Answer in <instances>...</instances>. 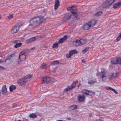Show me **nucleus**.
I'll return each instance as SVG.
<instances>
[{
	"label": "nucleus",
	"instance_id": "nucleus-29",
	"mask_svg": "<svg viewBox=\"0 0 121 121\" xmlns=\"http://www.w3.org/2000/svg\"><path fill=\"white\" fill-rule=\"evenodd\" d=\"M29 116L30 117L33 119L36 118L37 117L35 113L30 114Z\"/></svg>",
	"mask_w": 121,
	"mask_h": 121
},
{
	"label": "nucleus",
	"instance_id": "nucleus-48",
	"mask_svg": "<svg viewBox=\"0 0 121 121\" xmlns=\"http://www.w3.org/2000/svg\"><path fill=\"white\" fill-rule=\"evenodd\" d=\"M34 48H31V49L30 50H33Z\"/></svg>",
	"mask_w": 121,
	"mask_h": 121
},
{
	"label": "nucleus",
	"instance_id": "nucleus-10",
	"mask_svg": "<svg viewBox=\"0 0 121 121\" xmlns=\"http://www.w3.org/2000/svg\"><path fill=\"white\" fill-rule=\"evenodd\" d=\"M36 39V38L35 37H32L27 39L26 41V43H30L35 41Z\"/></svg>",
	"mask_w": 121,
	"mask_h": 121
},
{
	"label": "nucleus",
	"instance_id": "nucleus-46",
	"mask_svg": "<svg viewBox=\"0 0 121 121\" xmlns=\"http://www.w3.org/2000/svg\"><path fill=\"white\" fill-rule=\"evenodd\" d=\"M40 121H45V120L43 119H41Z\"/></svg>",
	"mask_w": 121,
	"mask_h": 121
},
{
	"label": "nucleus",
	"instance_id": "nucleus-19",
	"mask_svg": "<svg viewBox=\"0 0 121 121\" xmlns=\"http://www.w3.org/2000/svg\"><path fill=\"white\" fill-rule=\"evenodd\" d=\"M105 88L106 90H109L112 91L114 92L116 94H117L118 93V92L116 91L115 89L112 88L111 87L107 86L105 87Z\"/></svg>",
	"mask_w": 121,
	"mask_h": 121
},
{
	"label": "nucleus",
	"instance_id": "nucleus-22",
	"mask_svg": "<svg viewBox=\"0 0 121 121\" xmlns=\"http://www.w3.org/2000/svg\"><path fill=\"white\" fill-rule=\"evenodd\" d=\"M40 67L42 69H46L47 67V65L46 64L43 63L41 64Z\"/></svg>",
	"mask_w": 121,
	"mask_h": 121
},
{
	"label": "nucleus",
	"instance_id": "nucleus-26",
	"mask_svg": "<svg viewBox=\"0 0 121 121\" xmlns=\"http://www.w3.org/2000/svg\"><path fill=\"white\" fill-rule=\"evenodd\" d=\"M90 91L89 90H86V89H84L83 91V95H89Z\"/></svg>",
	"mask_w": 121,
	"mask_h": 121
},
{
	"label": "nucleus",
	"instance_id": "nucleus-55",
	"mask_svg": "<svg viewBox=\"0 0 121 121\" xmlns=\"http://www.w3.org/2000/svg\"><path fill=\"white\" fill-rule=\"evenodd\" d=\"M79 85H78V86H78V87H79Z\"/></svg>",
	"mask_w": 121,
	"mask_h": 121
},
{
	"label": "nucleus",
	"instance_id": "nucleus-47",
	"mask_svg": "<svg viewBox=\"0 0 121 121\" xmlns=\"http://www.w3.org/2000/svg\"><path fill=\"white\" fill-rule=\"evenodd\" d=\"M57 121H64L63 120H58Z\"/></svg>",
	"mask_w": 121,
	"mask_h": 121
},
{
	"label": "nucleus",
	"instance_id": "nucleus-54",
	"mask_svg": "<svg viewBox=\"0 0 121 121\" xmlns=\"http://www.w3.org/2000/svg\"><path fill=\"white\" fill-rule=\"evenodd\" d=\"M78 20H79V18H78Z\"/></svg>",
	"mask_w": 121,
	"mask_h": 121
},
{
	"label": "nucleus",
	"instance_id": "nucleus-27",
	"mask_svg": "<svg viewBox=\"0 0 121 121\" xmlns=\"http://www.w3.org/2000/svg\"><path fill=\"white\" fill-rule=\"evenodd\" d=\"M16 89V87L14 85H12L10 86L9 87V90L10 92H12L14 90Z\"/></svg>",
	"mask_w": 121,
	"mask_h": 121
},
{
	"label": "nucleus",
	"instance_id": "nucleus-41",
	"mask_svg": "<svg viewBox=\"0 0 121 121\" xmlns=\"http://www.w3.org/2000/svg\"><path fill=\"white\" fill-rule=\"evenodd\" d=\"M9 56L10 57V58H11V59L13 57H14L15 55L14 54H13L11 55H9Z\"/></svg>",
	"mask_w": 121,
	"mask_h": 121
},
{
	"label": "nucleus",
	"instance_id": "nucleus-16",
	"mask_svg": "<svg viewBox=\"0 0 121 121\" xmlns=\"http://www.w3.org/2000/svg\"><path fill=\"white\" fill-rule=\"evenodd\" d=\"M96 23V21L94 20H92L90 22H88V23L90 25L91 27H93Z\"/></svg>",
	"mask_w": 121,
	"mask_h": 121
},
{
	"label": "nucleus",
	"instance_id": "nucleus-57",
	"mask_svg": "<svg viewBox=\"0 0 121 121\" xmlns=\"http://www.w3.org/2000/svg\"><path fill=\"white\" fill-rule=\"evenodd\" d=\"M1 18V17H0V19Z\"/></svg>",
	"mask_w": 121,
	"mask_h": 121
},
{
	"label": "nucleus",
	"instance_id": "nucleus-23",
	"mask_svg": "<svg viewBox=\"0 0 121 121\" xmlns=\"http://www.w3.org/2000/svg\"><path fill=\"white\" fill-rule=\"evenodd\" d=\"M2 91L3 92L2 94L4 95V93H5L7 92V88L6 87V85H4L2 87Z\"/></svg>",
	"mask_w": 121,
	"mask_h": 121
},
{
	"label": "nucleus",
	"instance_id": "nucleus-21",
	"mask_svg": "<svg viewBox=\"0 0 121 121\" xmlns=\"http://www.w3.org/2000/svg\"><path fill=\"white\" fill-rule=\"evenodd\" d=\"M78 53V52L76 49L72 50L70 51L69 52V53L72 56L73 54H76Z\"/></svg>",
	"mask_w": 121,
	"mask_h": 121
},
{
	"label": "nucleus",
	"instance_id": "nucleus-20",
	"mask_svg": "<svg viewBox=\"0 0 121 121\" xmlns=\"http://www.w3.org/2000/svg\"><path fill=\"white\" fill-rule=\"evenodd\" d=\"M69 108H70V110H71L78 109L77 106L74 104L71 106H70L69 107Z\"/></svg>",
	"mask_w": 121,
	"mask_h": 121
},
{
	"label": "nucleus",
	"instance_id": "nucleus-25",
	"mask_svg": "<svg viewBox=\"0 0 121 121\" xmlns=\"http://www.w3.org/2000/svg\"><path fill=\"white\" fill-rule=\"evenodd\" d=\"M79 41L81 45H83L85 44L86 42V40L85 39H81L79 40Z\"/></svg>",
	"mask_w": 121,
	"mask_h": 121
},
{
	"label": "nucleus",
	"instance_id": "nucleus-1",
	"mask_svg": "<svg viewBox=\"0 0 121 121\" xmlns=\"http://www.w3.org/2000/svg\"><path fill=\"white\" fill-rule=\"evenodd\" d=\"M43 17L42 16L33 18L30 20V25L34 27L37 26L43 22Z\"/></svg>",
	"mask_w": 121,
	"mask_h": 121
},
{
	"label": "nucleus",
	"instance_id": "nucleus-56",
	"mask_svg": "<svg viewBox=\"0 0 121 121\" xmlns=\"http://www.w3.org/2000/svg\"><path fill=\"white\" fill-rule=\"evenodd\" d=\"M101 118H100V119H99V120H101Z\"/></svg>",
	"mask_w": 121,
	"mask_h": 121
},
{
	"label": "nucleus",
	"instance_id": "nucleus-43",
	"mask_svg": "<svg viewBox=\"0 0 121 121\" xmlns=\"http://www.w3.org/2000/svg\"><path fill=\"white\" fill-rule=\"evenodd\" d=\"M82 61L83 63H84L86 62V61L84 60L83 59L82 60Z\"/></svg>",
	"mask_w": 121,
	"mask_h": 121
},
{
	"label": "nucleus",
	"instance_id": "nucleus-40",
	"mask_svg": "<svg viewBox=\"0 0 121 121\" xmlns=\"http://www.w3.org/2000/svg\"><path fill=\"white\" fill-rule=\"evenodd\" d=\"M11 59V58H10V56H8L6 59L5 60V62H6V61L7 60H10Z\"/></svg>",
	"mask_w": 121,
	"mask_h": 121
},
{
	"label": "nucleus",
	"instance_id": "nucleus-7",
	"mask_svg": "<svg viewBox=\"0 0 121 121\" xmlns=\"http://www.w3.org/2000/svg\"><path fill=\"white\" fill-rule=\"evenodd\" d=\"M19 59L21 60H23L26 58V51L24 50L21 52L19 54Z\"/></svg>",
	"mask_w": 121,
	"mask_h": 121
},
{
	"label": "nucleus",
	"instance_id": "nucleus-32",
	"mask_svg": "<svg viewBox=\"0 0 121 121\" xmlns=\"http://www.w3.org/2000/svg\"><path fill=\"white\" fill-rule=\"evenodd\" d=\"M58 47V44L57 43H56L53 44L52 47L53 48H57Z\"/></svg>",
	"mask_w": 121,
	"mask_h": 121
},
{
	"label": "nucleus",
	"instance_id": "nucleus-8",
	"mask_svg": "<svg viewBox=\"0 0 121 121\" xmlns=\"http://www.w3.org/2000/svg\"><path fill=\"white\" fill-rule=\"evenodd\" d=\"M20 27V26H15L11 30V32L13 34H14L16 33Z\"/></svg>",
	"mask_w": 121,
	"mask_h": 121
},
{
	"label": "nucleus",
	"instance_id": "nucleus-6",
	"mask_svg": "<svg viewBox=\"0 0 121 121\" xmlns=\"http://www.w3.org/2000/svg\"><path fill=\"white\" fill-rule=\"evenodd\" d=\"M54 79L52 78L49 77H45L43 78V83H46L48 84L51 83L54 81Z\"/></svg>",
	"mask_w": 121,
	"mask_h": 121
},
{
	"label": "nucleus",
	"instance_id": "nucleus-15",
	"mask_svg": "<svg viewBox=\"0 0 121 121\" xmlns=\"http://www.w3.org/2000/svg\"><path fill=\"white\" fill-rule=\"evenodd\" d=\"M71 12L75 18H77L78 17V13L75 10H72L71 11Z\"/></svg>",
	"mask_w": 121,
	"mask_h": 121
},
{
	"label": "nucleus",
	"instance_id": "nucleus-42",
	"mask_svg": "<svg viewBox=\"0 0 121 121\" xmlns=\"http://www.w3.org/2000/svg\"><path fill=\"white\" fill-rule=\"evenodd\" d=\"M22 121H28V120L27 119L25 118H23Z\"/></svg>",
	"mask_w": 121,
	"mask_h": 121
},
{
	"label": "nucleus",
	"instance_id": "nucleus-49",
	"mask_svg": "<svg viewBox=\"0 0 121 121\" xmlns=\"http://www.w3.org/2000/svg\"><path fill=\"white\" fill-rule=\"evenodd\" d=\"M2 62L3 61H2V60L1 59H0V63Z\"/></svg>",
	"mask_w": 121,
	"mask_h": 121
},
{
	"label": "nucleus",
	"instance_id": "nucleus-51",
	"mask_svg": "<svg viewBox=\"0 0 121 121\" xmlns=\"http://www.w3.org/2000/svg\"><path fill=\"white\" fill-rule=\"evenodd\" d=\"M17 42V40H15L14 41V43H15V42Z\"/></svg>",
	"mask_w": 121,
	"mask_h": 121
},
{
	"label": "nucleus",
	"instance_id": "nucleus-4",
	"mask_svg": "<svg viewBox=\"0 0 121 121\" xmlns=\"http://www.w3.org/2000/svg\"><path fill=\"white\" fill-rule=\"evenodd\" d=\"M111 62L115 65L118 64L121 65V58H112L111 60Z\"/></svg>",
	"mask_w": 121,
	"mask_h": 121
},
{
	"label": "nucleus",
	"instance_id": "nucleus-13",
	"mask_svg": "<svg viewBox=\"0 0 121 121\" xmlns=\"http://www.w3.org/2000/svg\"><path fill=\"white\" fill-rule=\"evenodd\" d=\"M121 6V2H120L114 4L113 7L114 9H116L119 8Z\"/></svg>",
	"mask_w": 121,
	"mask_h": 121
},
{
	"label": "nucleus",
	"instance_id": "nucleus-33",
	"mask_svg": "<svg viewBox=\"0 0 121 121\" xmlns=\"http://www.w3.org/2000/svg\"><path fill=\"white\" fill-rule=\"evenodd\" d=\"M89 48V47H86L84 50H82V52H83L84 53H85L86 52L88 51Z\"/></svg>",
	"mask_w": 121,
	"mask_h": 121
},
{
	"label": "nucleus",
	"instance_id": "nucleus-28",
	"mask_svg": "<svg viewBox=\"0 0 121 121\" xmlns=\"http://www.w3.org/2000/svg\"><path fill=\"white\" fill-rule=\"evenodd\" d=\"M59 62L58 60H56L51 63H50V65H56L59 64Z\"/></svg>",
	"mask_w": 121,
	"mask_h": 121
},
{
	"label": "nucleus",
	"instance_id": "nucleus-45",
	"mask_svg": "<svg viewBox=\"0 0 121 121\" xmlns=\"http://www.w3.org/2000/svg\"><path fill=\"white\" fill-rule=\"evenodd\" d=\"M66 120H71V118H67L66 119Z\"/></svg>",
	"mask_w": 121,
	"mask_h": 121
},
{
	"label": "nucleus",
	"instance_id": "nucleus-18",
	"mask_svg": "<svg viewBox=\"0 0 121 121\" xmlns=\"http://www.w3.org/2000/svg\"><path fill=\"white\" fill-rule=\"evenodd\" d=\"M101 78H102L103 81L105 80L106 79V77L105 76V73L104 72L101 71Z\"/></svg>",
	"mask_w": 121,
	"mask_h": 121
},
{
	"label": "nucleus",
	"instance_id": "nucleus-5",
	"mask_svg": "<svg viewBox=\"0 0 121 121\" xmlns=\"http://www.w3.org/2000/svg\"><path fill=\"white\" fill-rule=\"evenodd\" d=\"M78 82V81H76L75 82H73L71 84V86H68L65 89V91L68 92L70 91L71 90L74 88L75 86L76 83Z\"/></svg>",
	"mask_w": 121,
	"mask_h": 121
},
{
	"label": "nucleus",
	"instance_id": "nucleus-31",
	"mask_svg": "<svg viewBox=\"0 0 121 121\" xmlns=\"http://www.w3.org/2000/svg\"><path fill=\"white\" fill-rule=\"evenodd\" d=\"M22 44V43H17L15 45L14 47L15 48H17L21 46Z\"/></svg>",
	"mask_w": 121,
	"mask_h": 121
},
{
	"label": "nucleus",
	"instance_id": "nucleus-50",
	"mask_svg": "<svg viewBox=\"0 0 121 121\" xmlns=\"http://www.w3.org/2000/svg\"><path fill=\"white\" fill-rule=\"evenodd\" d=\"M0 68H2V69H3L4 68L3 67H2V66H0Z\"/></svg>",
	"mask_w": 121,
	"mask_h": 121
},
{
	"label": "nucleus",
	"instance_id": "nucleus-24",
	"mask_svg": "<svg viewBox=\"0 0 121 121\" xmlns=\"http://www.w3.org/2000/svg\"><path fill=\"white\" fill-rule=\"evenodd\" d=\"M73 43L75 44V46H78L81 45L79 40H77L74 41H73Z\"/></svg>",
	"mask_w": 121,
	"mask_h": 121
},
{
	"label": "nucleus",
	"instance_id": "nucleus-3",
	"mask_svg": "<svg viewBox=\"0 0 121 121\" xmlns=\"http://www.w3.org/2000/svg\"><path fill=\"white\" fill-rule=\"evenodd\" d=\"M115 0H107L102 5V7L104 8H105L109 7L112 4Z\"/></svg>",
	"mask_w": 121,
	"mask_h": 121
},
{
	"label": "nucleus",
	"instance_id": "nucleus-12",
	"mask_svg": "<svg viewBox=\"0 0 121 121\" xmlns=\"http://www.w3.org/2000/svg\"><path fill=\"white\" fill-rule=\"evenodd\" d=\"M72 16V14L70 13H69L66 14L64 17L66 21H68L71 18Z\"/></svg>",
	"mask_w": 121,
	"mask_h": 121
},
{
	"label": "nucleus",
	"instance_id": "nucleus-9",
	"mask_svg": "<svg viewBox=\"0 0 121 121\" xmlns=\"http://www.w3.org/2000/svg\"><path fill=\"white\" fill-rule=\"evenodd\" d=\"M78 98L79 101L83 102L85 99V97L84 95H80L78 96Z\"/></svg>",
	"mask_w": 121,
	"mask_h": 121
},
{
	"label": "nucleus",
	"instance_id": "nucleus-53",
	"mask_svg": "<svg viewBox=\"0 0 121 121\" xmlns=\"http://www.w3.org/2000/svg\"><path fill=\"white\" fill-rule=\"evenodd\" d=\"M17 121H21L20 120H19Z\"/></svg>",
	"mask_w": 121,
	"mask_h": 121
},
{
	"label": "nucleus",
	"instance_id": "nucleus-35",
	"mask_svg": "<svg viewBox=\"0 0 121 121\" xmlns=\"http://www.w3.org/2000/svg\"><path fill=\"white\" fill-rule=\"evenodd\" d=\"M113 73H112L109 76V79H111L115 78V77L113 76Z\"/></svg>",
	"mask_w": 121,
	"mask_h": 121
},
{
	"label": "nucleus",
	"instance_id": "nucleus-38",
	"mask_svg": "<svg viewBox=\"0 0 121 121\" xmlns=\"http://www.w3.org/2000/svg\"><path fill=\"white\" fill-rule=\"evenodd\" d=\"M71 56L70 53H69V54H66V57L67 58H70Z\"/></svg>",
	"mask_w": 121,
	"mask_h": 121
},
{
	"label": "nucleus",
	"instance_id": "nucleus-44",
	"mask_svg": "<svg viewBox=\"0 0 121 121\" xmlns=\"http://www.w3.org/2000/svg\"><path fill=\"white\" fill-rule=\"evenodd\" d=\"M56 70V67L54 68L53 69L54 71L55 72Z\"/></svg>",
	"mask_w": 121,
	"mask_h": 121
},
{
	"label": "nucleus",
	"instance_id": "nucleus-37",
	"mask_svg": "<svg viewBox=\"0 0 121 121\" xmlns=\"http://www.w3.org/2000/svg\"><path fill=\"white\" fill-rule=\"evenodd\" d=\"M74 6H72L70 7H68L67 8V10L68 11H70L71 10H72L73 9L74 10V9H73V8H74Z\"/></svg>",
	"mask_w": 121,
	"mask_h": 121
},
{
	"label": "nucleus",
	"instance_id": "nucleus-39",
	"mask_svg": "<svg viewBox=\"0 0 121 121\" xmlns=\"http://www.w3.org/2000/svg\"><path fill=\"white\" fill-rule=\"evenodd\" d=\"M8 17L9 19H10L12 18L13 17V14H10L8 16Z\"/></svg>",
	"mask_w": 121,
	"mask_h": 121
},
{
	"label": "nucleus",
	"instance_id": "nucleus-14",
	"mask_svg": "<svg viewBox=\"0 0 121 121\" xmlns=\"http://www.w3.org/2000/svg\"><path fill=\"white\" fill-rule=\"evenodd\" d=\"M91 27L90 25L88 22L86 24H84L83 26V30H87L89 29V28Z\"/></svg>",
	"mask_w": 121,
	"mask_h": 121
},
{
	"label": "nucleus",
	"instance_id": "nucleus-34",
	"mask_svg": "<svg viewBox=\"0 0 121 121\" xmlns=\"http://www.w3.org/2000/svg\"><path fill=\"white\" fill-rule=\"evenodd\" d=\"M119 35L117 38V41L118 42L121 39V33H120Z\"/></svg>",
	"mask_w": 121,
	"mask_h": 121
},
{
	"label": "nucleus",
	"instance_id": "nucleus-17",
	"mask_svg": "<svg viewBox=\"0 0 121 121\" xmlns=\"http://www.w3.org/2000/svg\"><path fill=\"white\" fill-rule=\"evenodd\" d=\"M60 3L59 2L58 0H56L55 1V5H54V9L55 10H56L57 9L58 7L59 6Z\"/></svg>",
	"mask_w": 121,
	"mask_h": 121
},
{
	"label": "nucleus",
	"instance_id": "nucleus-11",
	"mask_svg": "<svg viewBox=\"0 0 121 121\" xmlns=\"http://www.w3.org/2000/svg\"><path fill=\"white\" fill-rule=\"evenodd\" d=\"M67 38V36L66 35H64L62 38H61L58 41V43L59 44L62 43L66 40Z\"/></svg>",
	"mask_w": 121,
	"mask_h": 121
},
{
	"label": "nucleus",
	"instance_id": "nucleus-30",
	"mask_svg": "<svg viewBox=\"0 0 121 121\" xmlns=\"http://www.w3.org/2000/svg\"><path fill=\"white\" fill-rule=\"evenodd\" d=\"M102 15V12L101 11H99L97 12L95 14V16L97 17H98Z\"/></svg>",
	"mask_w": 121,
	"mask_h": 121
},
{
	"label": "nucleus",
	"instance_id": "nucleus-2",
	"mask_svg": "<svg viewBox=\"0 0 121 121\" xmlns=\"http://www.w3.org/2000/svg\"><path fill=\"white\" fill-rule=\"evenodd\" d=\"M32 76L31 75H26L24 78L20 79L18 81V84L20 86H22L24 85L27 82V80L31 77Z\"/></svg>",
	"mask_w": 121,
	"mask_h": 121
},
{
	"label": "nucleus",
	"instance_id": "nucleus-36",
	"mask_svg": "<svg viewBox=\"0 0 121 121\" xmlns=\"http://www.w3.org/2000/svg\"><path fill=\"white\" fill-rule=\"evenodd\" d=\"M95 83V81H93V80H92V81H90L89 82H88V84H91V85H93V84H94Z\"/></svg>",
	"mask_w": 121,
	"mask_h": 121
},
{
	"label": "nucleus",
	"instance_id": "nucleus-52",
	"mask_svg": "<svg viewBox=\"0 0 121 121\" xmlns=\"http://www.w3.org/2000/svg\"><path fill=\"white\" fill-rule=\"evenodd\" d=\"M89 117H91V115H89Z\"/></svg>",
	"mask_w": 121,
	"mask_h": 121
}]
</instances>
